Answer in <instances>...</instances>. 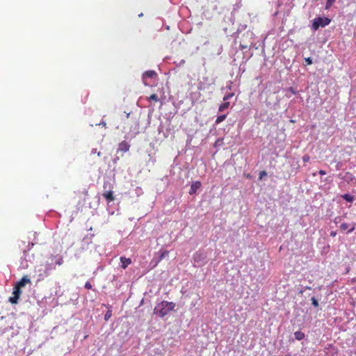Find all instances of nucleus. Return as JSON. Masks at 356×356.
<instances>
[{"instance_id": "1a4fd4ad", "label": "nucleus", "mask_w": 356, "mask_h": 356, "mask_svg": "<svg viewBox=\"0 0 356 356\" xmlns=\"http://www.w3.org/2000/svg\"><path fill=\"white\" fill-rule=\"evenodd\" d=\"M103 197L108 200V202H112L115 200V197L113 195V192L112 191H108L102 194Z\"/></svg>"}, {"instance_id": "9b49d317", "label": "nucleus", "mask_w": 356, "mask_h": 356, "mask_svg": "<svg viewBox=\"0 0 356 356\" xmlns=\"http://www.w3.org/2000/svg\"><path fill=\"white\" fill-rule=\"evenodd\" d=\"M225 102H224V103L221 104L219 106L218 111H219L220 112H222V111H223L226 110V109H227V108H229V104H229V102H226V101H225Z\"/></svg>"}, {"instance_id": "aec40b11", "label": "nucleus", "mask_w": 356, "mask_h": 356, "mask_svg": "<svg viewBox=\"0 0 356 356\" xmlns=\"http://www.w3.org/2000/svg\"><path fill=\"white\" fill-rule=\"evenodd\" d=\"M312 305L315 307H318V300L316 299V298L314 297H312Z\"/></svg>"}, {"instance_id": "39448f33", "label": "nucleus", "mask_w": 356, "mask_h": 356, "mask_svg": "<svg viewBox=\"0 0 356 356\" xmlns=\"http://www.w3.org/2000/svg\"><path fill=\"white\" fill-rule=\"evenodd\" d=\"M30 283H31V280L28 277V276L25 275L15 284V286H17V287L21 289V288L24 287L26 284H30Z\"/></svg>"}, {"instance_id": "f03ea898", "label": "nucleus", "mask_w": 356, "mask_h": 356, "mask_svg": "<svg viewBox=\"0 0 356 356\" xmlns=\"http://www.w3.org/2000/svg\"><path fill=\"white\" fill-rule=\"evenodd\" d=\"M331 20L327 17H316L312 24L314 30H317L319 27H325L330 23Z\"/></svg>"}, {"instance_id": "f257e3e1", "label": "nucleus", "mask_w": 356, "mask_h": 356, "mask_svg": "<svg viewBox=\"0 0 356 356\" xmlns=\"http://www.w3.org/2000/svg\"><path fill=\"white\" fill-rule=\"evenodd\" d=\"M175 307V303L163 300L157 305L154 312L155 314L159 315L160 317H164L170 312L174 310Z\"/></svg>"}, {"instance_id": "393cba45", "label": "nucleus", "mask_w": 356, "mask_h": 356, "mask_svg": "<svg viewBox=\"0 0 356 356\" xmlns=\"http://www.w3.org/2000/svg\"><path fill=\"white\" fill-rule=\"evenodd\" d=\"M92 287L91 283L90 282H86L85 284V288L87 289H91Z\"/></svg>"}, {"instance_id": "7ed1b4c3", "label": "nucleus", "mask_w": 356, "mask_h": 356, "mask_svg": "<svg viewBox=\"0 0 356 356\" xmlns=\"http://www.w3.org/2000/svg\"><path fill=\"white\" fill-rule=\"evenodd\" d=\"M21 294H22L21 289L15 285L13 287V296L9 298V301L12 304H17L18 302V300L19 299Z\"/></svg>"}, {"instance_id": "f8f14e48", "label": "nucleus", "mask_w": 356, "mask_h": 356, "mask_svg": "<svg viewBox=\"0 0 356 356\" xmlns=\"http://www.w3.org/2000/svg\"><path fill=\"white\" fill-rule=\"evenodd\" d=\"M168 252H169L167 250L162 251L161 252V254L159 256L158 261L156 262L155 266H156L159 264V262H160L162 259H163L165 257V256H167L168 254Z\"/></svg>"}, {"instance_id": "4be33fe9", "label": "nucleus", "mask_w": 356, "mask_h": 356, "mask_svg": "<svg viewBox=\"0 0 356 356\" xmlns=\"http://www.w3.org/2000/svg\"><path fill=\"white\" fill-rule=\"evenodd\" d=\"M349 227H350V229H348V233H351L355 230V224L353 223L350 225H349Z\"/></svg>"}, {"instance_id": "c756f323", "label": "nucleus", "mask_w": 356, "mask_h": 356, "mask_svg": "<svg viewBox=\"0 0 356 356\" xmlns=\"http://www.w3.org/2000/svg\"><path fill=\"white\" fill-rule=\"evenodd\" d=\"M290 90L293 93V94H296V92L293 90L292 88H290Z\"/></svg>"}, {"instance_id": "a211bd4d", "label": "nucleus", "mask_w": 356, "mask_h": 356, "mask_svg": "<svg viewBox=\"0 0 356 356\" xmlns=\"http://www.w3.org/2000/svg\"><path fill=\"white\" fill-rule=\"evenodd\" d=\"M148 100H154L155 102H158L159 99L157 95L152 94L148 97Z\"/></svg>"}, {"instance_id": "a878e982", "label": "nucleus", "mask_w": 356, "mask_h": 356, "mask_svg": "<svg viewBox=\"0 0 356 356\" xmlns=\"http://www.w3.org/2000/svg\"><path fill=\"white\" fill-rule=\"evenodd\" d=\"M310 157L308 155H304L302 157V160L305 163H307L309 161Z\"/></svg>"}, {"instance_id": "412c9836", "label": "nucleus", "mask_w": 356, "mask_h": 356, "mask_svg": "<svg viewBox=\"0 0 356 356\" xmlns=\"http://www.w3.org/2000/svg\"><path fill=\"white\" fill-rule=\"evenodd\" d=\"M234 96V93H229L227 95H226L224 97H223V100L224 101H227V99H230L231 97H232Z\"/></svg>"}, {"instance_id": "0eeeda50", "label": "nucleus", "mask_w": 356, "mask_h": 356, "mask_svg": "<svg viewBox=\"0 0 356 356\" xmlns=\"http://www.w3.org/2000/svg\"><path fill=\"white\" fill-rule=\"evenodd\" d=\"M120 262H121V267L123 269H125L127 268V266L131 264V260L129 258H127L125 257H120Z\"/></svg>"}, {"instance_id": "9d476101", "label": "nucleus", "mask_w": 356, "mask_h": 356, "mask_svg": "<svg viewBox=\"0 0 356 356\" xmlns=\"http://www.w3.org/2000/svg\"><path fill=\"white\" fill-rule=\"evenodd\" d=\"M294 335L295 338L298 341L303 339L305 337V334L301 331L295 332Z\"/></svg>"}, {"instance_id": "7c9ffc66", "label": "nucleus", "mask_w": 356, "mask_h": 356, "mask_svg": "<svg viewBox=\"0 0 356 356\" xmlns=\"http://www.w3.org/2000/svg\"><path fill=\"white\" fill-rule=\"evenodd\" d=\"M314 1H317L318 0H314Z\"/></svg>"}, {"instance_id": "2eb2a0df", "label": "nucleus", "mask_w": 356, "mask_h": 356, "mask_svg": "<svg viewBox=\"0 0 356 356\" xmlns=\"http://www.w3.org/2000/svg\"><path fill=\"white\" fill-rule=\"evenodd\" d=\"M335 1L336 0H327L325 9L329 10Z\"/></svg>"}, {"instance_id": "cd10ccee", "label": "nucleus", "mask_w": 356, "mask_h": 356, "mask_svg": "<svg viewBox=\"0 0 356 356\" xmlns=\"http://www.w3.org/2000/svg\"><path fill=\"white\" fill-rule=\"evenodd\" d=\"M319 174H320L321 175H326V172H325V170H321L319 171Z\"/></svg>"}, {"instance_id": "dca6fc26", "label": "nucleus", "mask_w": 356, "mask_h": 356, "mask_svg": "<svg viewBox=\"0 0 356 356\" xmlns=\"http://www.w3.org/2000/svg\"><path fill=\"white\" fill-rule=\"evenodd\" d=\"M201 256L202 254L199 252H196L194 255H193V259H194V261L195 262H199L200 260H201Z\"/></svg>"}, {"instance_id": "5701e85b", "label": "nucleus", "mask_w": 356, "mask_h": 356, "mask_svg": "<svg viewBox=\"0 0 356 356\" xmlns=\"http://www.w3.org/2000/svg\"><path fill=\"white\" fill-rule=\"evenodd\" d=\"M305 60L306 64L308 65H312V63H313L312 62V59L311 58H309H309H306L305 59Z\"/></svg>"}, {"instance_id": "6ab92c4d", "label": "nucleus", "mask_w": 356, "mask_h": 356, "mask_svg": "<svg viewBox=\"0 0 356 356\" xmlns=\"http://www.w3.org/2000/svg\"><path fill=\"white\" fill-rule=\"evenodd\" d=\"M348 228H349V225L346 222L342 223L340 225V229L341 231H346Z\"/></svg>"}, {"instance_id": "bb28decb", "label": "nucleus", "mask_w": 356, "mask_h": 356, "mask_svg": "<svg viewBox=\"0 0 356 356\" xmlns=\"http://www.w3.org/2000/svg\"><path fill=\"white\" fill-rule=\"evenodd\" d=\"M63 264V259H60L58 261H56V264L61 265Z\"/></svg>"}, {"instance_id": "423d86ee", "label": "nucleus", "mask_w": 356, "mask_h": 356, "mask_svg": "<svg viewBox=\"0 0 356 356\" xmlns=\"http://www.w3.org/2000/svg\"><path fill=\"white\" fill-rule=\"evenodd\" d=\"M201 187V182L199 181H196L193 182L191 186V188L189 190V194L193 195L196 193L197 191Z\"/></svg>"}, {"instance_id": "6e6552de", "label": "nucleus", "mask_w": 356, "mask_h": 356, "mask_svg": "<svg viewBox=\"0 0 356 356\" xmlns=\"http://www.w3.org/2000/svg\"><path fill=\"white\" fill-rule=\"evenodd\" d=\"M156 76V73L154 70L146 71L143 75V79L144 82L147 78H153Z\"/></svg>"}, {"instance_id": "20e7f679", "label": "nucleus", "mask_w": 356, "mask_h": 356, "mask_svg": "<svg viewBox=\"0 0 356 356\" xmlns=\"http://www.w3.org/2000/svg\"><path fill=\"white\" fill-rule=\"evenodd\" d=\"M130 145L125 140L122 141L118 145V152H127L129 150Z\"/></svg>"}, {"instance_id": "c85d7f7f", "label": "nucleus", "mask_w": 356, "mask_h": 356, "mask_svg": "<svg viewBox=\"0 0 356 356\" xmlns=\"http://www.w3.org/2000/svg\"><path fill=\"white\" fill-rule=\"evenodd\" d=\"M336 234H336V232H330V236H336Z\"/></svg>"}, {"instance_id": "f3484780", "label": "nucleus", "mask_w": 356, "mask_h": 356, "mask_svg": "<svg viewBox=\"0 0 356 356\" xmlns=\"http://www.w3.org/2000/svg\"><path fill=\"white\" fill-rule=\"evenodd\" d=\"M111 316H112V311H111V309H109L106 312V314L104 316V320L105 321H108L110 319V318L111 317Z\"/></svg>"}, {"instance_id": "ddd939ff", "label": "nucleus", "mask_w": 356, "mask_h": 356, "mask_svg": "<svg viewBox=\"0 0 356 356\" xmlns=\"http://www.w3.org/2000/svg\"><path fill=\"white\" fill-rule=\"evenodd\" d=\"M341 197L348 202H353L354 200V197L347 193L343 195Z\"/></svg>"}, {"instance_id": "b1692460", "label": "nucleus", "mask_w": 356, "mask_h": 356, "mask_svg": "<svg viewBox=\"0 0 356 356\" xmlns=\"http://www.w3.org/2000/svg\"><path fill=\"white\" fill-rule=\"evenodd\" d=\"M267 173L266 171L263 170L259 172V179H261L264 177L266 176Z\"/></svg>"}, {"instance_id": "4468645a", "label": "nucleus", "mask_w": 356, "mask_h": 356, "mask_svg": "<svg viewBox=\"0 0 356 356\" xmlns=\"http://www.w3.org/2000/svg\"><path fill=\"white\" fill-rule=\"evenodd\" d=\"M226 118H227V115H219L217 117L215 123L216 124H218L221 123L222 122H223Z\"/></svg>"}]
</instances>
